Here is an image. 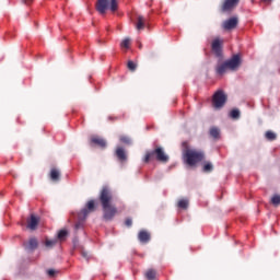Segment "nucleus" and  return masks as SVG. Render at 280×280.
<instances>
[{
    "label": "nucleus",
    "instance_id": "nucleus-27",
    "mask_svg": "<svg viewBox=\"0 0 280 280\" xmlns=\"http://www.w3.org/2000/svg\"><path fill=\"white\" fill-rule=\"evenodd\" d=\"M203 172H206L207 174L213 172V164L211 162H207L203 165Z\"/></svg>",
    "mask_w": 280,
    "mask_h": 280
},
{
    "label": "nucleus",
    "instance_id": "nucleus-9",
    "mask_svg": "<svg viewBox=\"0 0 280 280\" xmlns=\"http://www.w3.org/2000/svg\"><path fill=\"white\" fill-rule=\"evenodd\" d=\"M103 218L104 220L110 221L117 214V208L113 207L112 205H107V207H103Z\"/></svg>",
    "mask_w": 280,
    "mask_h": 280
},
{
    "label": "nucleus",
    "instance_id": "nucleus-14",
    "mask_svg": "<svg viewBox=\"0 0 280 280\" xmlns=\"http://www.w3.org/2000/svg\"><path fill=\"white\" fill-rule=\"evenodd\" d=\"M38 218L34 214H31V219L27 221V229L31 231H36V226H38Z\"/></svg>",
    "mask_w": 280,
    "mask_h": 280
},
{
    "label": "nucleus",
    "instance_id": "nucleus-1",
    "mask_svg": "<svg viewBox=\"0 0 280 280\" xmlns=\"http://www.w3.org/2000/svg\"><path fill=\"white\" fill-rule=\"evenodd\" d=\"M184 161L189 167H195L201 161H205V151L196 149H186L184 151Z\"/></svg>",
    "mask_w": 280,
    "mask_h": 280
},
{
    "label": "nucleus",
    "instance_id": "nucleus-32",
    "mask_svg": "<svg viewBox=\"0 0 280 280\" xmlns=\"http://www.w3.org/2000/svg\"><path fill=\"white\" fill-rule=\"evenodd\" d=\"M120 141L121 143H126L127 145H130V143H132V140H130L128 136H121Z\"/></svg>",
    "mask_w": 280,
    "mask_h": 280
},
{
    "label": "nucleus",
    "instance_id": "nucleus-11",
    "mask_svg": "<svg viewBox=\"0 0 280 280\" xmlns=\"http://www.w3.org/2000/svg\"><path fill=\"white\" fill-rule=\"evenodd\" d=\"M237 5H240V0H225L222 5V12H231Z\"/></svg>",
    "mask_w": 280,
    "mask_h": 280
},
{
    "label": "nucleus",
    "instance_id": "nucleus-13",
    "mask_svg": "<svg viewBox=\"0 0 280 280\" xmlns=\"http://www.w3.org/2000/svg\"><path fill=\"white\" fill-rule=\"evenodd\" d=\"M237 23H240L237 18H230L229 20L223 22V28H225L228 31L235 30L237 27Z\"/></svg>",
    "mask_w": 280,
    "mask_h": 280
},
{
    "label": "nucleus",
    "instance_id": "nucleus-10",
    "mask_svg": "<svg viewBox=\"0 0 280 280\" xmlns=\"http://www.w3.org/2000/svg\"><path fill=\"white\" fill-rule=\"evenodd\" d=\"M24 248L26 253H34L38 248V240L36 237L30 238L27 243H24Z\"/></svg>",
    "mask_w": 280,
    "mask_h": 280
},
{
    "label": "nucleus",
    "instance_id": "nucleus-19",
    "mask_svg": "<svg viewBox=\"0 0 280 280\" xmlns=\"http://www.w3.org/2000/svg\"><path fill=\"white\" fill-rule=\"evenodd\" d=\"M50 179L54 183H58V180H60V171H58V168H51V171H50Z\"/></svg>",
    "mask_w": 280,
    "mask_h": 280
},
{
    "label": "nucleus",
    "instance_id": "nucleus-24",
    "mask_svg": "<svg viewBox=\"0 0 280 280\" xmlns=\"http://www.w3.org/2000/svg\"><path fill=\"white\" fill-rule=\"evenodd\" d=\"M145 279H148V280H156V270H154V269L147 270Z\"/></svg>",
    "mask_w": 280,
    "mask_h": 280
},
{
    "label": "nucleus",
    "instance_id": "nucleus-20",
    "mask_svg": "<svg viewBox=\"0 0 280 280\" xmlns=\"http://www.w3.org/2000/svg\"><path fill=\"white\" fill-rule=\"evenodd\" d=\"M116 156L119 161H126L127 156H126V151L124 150V148L118 147L116 149Z\"/></svg>",
    "mask_w": 280,
    "mask_h": 280
},
{
    "label": "nucleus",
    "instance_id": "nucleus-18",
    "mask_svg": "<svg viewBox=\"0 0 280 280\" xmlns=\"http://www.w3.org/2000/svg\"><path fill=\"white\" fill-rule=\"evenodd\" d=\"M145 27V18H143L142 15H138L137 16V23H136V28L138 31H141Z\"/></svg>",
    "mask_w": 280,
    "mask_h": 280
},
{
    "label": "nucleus",
    "instance_id": "nucleus-4",
    "mask_svg": "<svg viewBox=\"0 0 280 280\" xmlns=\"http://www.w3.org/2000/svg\"><path fill=\"white\" fill-rule=\"evenodd\" d=\"M95 8L100 14L104 15L107 10H110V12H117V10H119V4L117 0H97Z\"/></svg>",
    "mask_w": 280,
    "mask_h": 280
},
{
    "label": "nucleus",
    "instance_id": "nucleus-33",
    "mask_svg": "<svg viewBox=\"0 0 280 280\" xmlns=\"http://www.w3.org/2000/svg\"><path fill=\"white\" fill-rule=\"evenodd\" d=\"M47 275L48 277L54 278L56 275H58V271L56 269H48Z\"/></svg>",
    "mask_w": 280,
    "mask_h": 280
},
{
    "label": "nucleus",
    "instance_id": "nucleus-25",
    "mask_svg": "<svg viewBox=\"0 0 280 280\" xmlns=\"http://www.w3.org/2000/svg\"><path fill=\"white\" fill-rule=\"evenodd\" d=\"M265 137L267 141H277V133L275 131H266Z\"/></svg>",
    "mask_w": 280,
    "mask_h": 280
},
{
    "label": "nucleus",
    "instance_id": "nucleus-7",
    "mask_svg": "<svg viewBox=\"0 0 280 280\" xmlns=\"http://www.w3.org/2000/svg\"><path fill=\"white\" fill-rule=\"evenodd\" d=\"M229 71H237L242 66V57L240 55H233L231 59L226 60Z\"/></svg>",
    "mask_w": 280,
    "mask_h": 280
},
{
    "label": "nucleus",
    "instance_id": "nucleus-17",
    "mask_svg": "<svg viewBox=\"0 0 280 280\" xmlns=\"http://www.w3.org/2000/svg\"><path fill=\"white\" fill-rule=\"evenodd\" d=\"M228 70L229 66L226 65V61H224L223 63H219L215 68V72L218 73V75H224Z\"/></svg>",
    "mask_w": 280,
    "mask_h": 280
},
{
    "label": "nucleus",
    "instance_id": "nucleus-35",
    "mask_svg": "<svg viewBox=\"0 0 280 280\" xmlns=\"http://www.w3.org/2000/svg\"><path fill=\"white\" fill-rule=\"evenodd\" d=\"M82 257H84V259H89V254L84 250L81 252Z\"/></svg>",
    "mask_w": 280,
    "mask_h": 280
},
{
    "label": "nucleus",
    "instance_id": "nucleus-23",
    "mask_svg": "<svg viewBox=\"0 0 280 280\" xmlns=\"http://www.w3.org/2000/svg\"><path fill=\"white\" fill-rule=\"evenodd\" d=\"M67 235H69V232L67 230H60L57 234V242L58 240L60 242H65V240H67Z\"/></svg>",
    "mask_w": 280,
    "mask_h": 280
},
{
    "label": "nucleus",
    "instance_id": "nucleus-15",
    "mask_svg": "<svg viewBox=\"0 0 280 280\" xmlns=\"http://www.w3.org/2000/svg\"><path fill=\"white\" fill-rule=\"evenodd\" d=\"M91 143H94V145H98V148H106L107 142L104 138H100V137H92L91 138Z\"/></svg>",
    "mask_w": 280,
    "mask_h": 280
},
{
    "label": "nucleus",
    "instance_id": "nucleus-22",
    "mask_svg": "<svg viewBox=\"0 0 280 280\" xmlns=\"http://www.w3.org/2000/svg\"><path fill=\"white\" fill-rule=\"evenodd\" d=\"M56 244H58V238H54V240L46 238V241L44 242V246L46 248H54Z\"/></svg>",
    "mask_w": 280,
    "mask_h": 280
},
{
    "label": "nucleus",
    "instance_id": "nucleus-36",
    "mask_svg": "<svg viewBox=\"0 0 280 280\" xmlns=\"http://www.w3.org/2000/svg\"><path fill=\"white\" fill-rule=\"evenodd\" d=\"M25 5H31L34 0H22Z\"/></svg>",
    "mask_w": 280,
    "mask_h": 280
},
{
    "label": "nucleus",
    "instance_id": "nucleus-26",
    "mask_svg": "<svg viewBox=\"0 0 280 280\" xmlns=\"http://www.w3.org/2000/svg\"><path fill=\"white\" fill-rule=\"evenodd\" d=\"M179 209H188L189 208V199H180L177 203Z\"/></svg>",
    "mask_w": 280,
    "mask_h": 280
},
{
    "label": "nucleus",
    "instance_id": "nucleus-29",
    "mask_svg": "<svg viewBox=\"0 0 280 280\" xmlns=\"http://www.w3.org/2000/svg\"><path fill=\"white\" fill-rule=\"evenodd\" d=\"M271 203L273 207H279L280 205V195H273V198H271Z\"/></svg>",
    "mask_w": 280,
    "mask_h": 280
},
{
    "label": "nucleus",
    "instance_id": "nucleus-31",
    "mask_svg": "<svg viewBox=\"0 0 280 280\" xmlns=\"http://www.w3.org/2000/svg\"><path fill=\"white\" fill-rule=\"evenodd\" d=\"M120 47H124L125 49H129L130 48V38H125L121 42Z\"/></svg>",
    "mask_w": 280,
    "mask_h": 280
},
{
    "label": "nucleus",
    "instance_id": "nucleus-3",
    "mask_svg": "<svg viewBox=\"0 0 280 280\" xmlns=\"http://www.w3.org/2000/svg\"><path fill=\"white\" fill-rule=\"evenodd\" d=\"M93 211H95V200H90L88 201L85 208H83L77 214V222L74 224L75 231H79V229H82V226H84V222L89 217V213H93Z\"/></svg>",
    "mask_w": 280,
    "mask_h": 280
},
{
    "label": "nucleus",
    "instance_id": "nucleus-6",
    "mask_svg": "<svg viewBox=\"0 0 280 280\" xmlns=\"http://www.w3.org/2000/svg\"><path fill=\"white\" fill-rule=\"evenodd\" d=\"M212 104L214 108H222V106L226 104V94H224V91L219 90L214 93L212 97Z\"/></svg>",
    "mask_w": 280,
    "mask_h": 280
},
{
    "label": "nucleus",
    "instance_id": "nucleus-30",
    "mask_svg": "<svg viewBox=\"0 0 280 280\" xmlns=\"http://www.w3.org/2000/svg\"><path fill=\"white\" fill-rule=\"evenodd\" d=\"M230 116L232 119H240V109H232Z\"/></svg>",
    "mask_w": 280,
    "mask_h": 280
},
{
    "label": "nucleus",
    "instance_id": "nucleus-37",
    "mask_svg": "<svg viewBox=\"0 0 280 280\" xmlns=\"http://www.w3.org/2000/svg\"><path fill=\"white\" fill-rule=\"evenodd\" d=\"M272 0H264V3H270Z\"/></svg>",
    "mask_w": 280,
    "mask_h": 280
},
{
    "label": "nucleus",
    "instance_id": "nucleus-21",
    "mask_svg": "<svg viewBox=\"0 0 280 280\" xmlns=\"http://www.w3.org/2000/svg\"><path fill=\"white\" fill-rule=\"evenodd\" d=\"M209 133L212 139H220V128L211 127Z\"/></svg>",
    "mask_w": 280,
    "mask_h": 280
},
{
    "label": "nucleus",
    "instance_id": "nucleus-5",
    "mask_svg": "<svg viewBox=\"0 0 280 280\" xmlns=\"http://www.w3.org/2000/svg\"><path fill=\"white\" fill-rule=\"evenodd\" d=\"M113 201V191L107 186L103 187L100 194V202L102 207L107 208Z\"/></svg>",
    "mask_w": 280,
    "mask_h": 280
},
{
    "label": "nucleus",
    "instance_id": "nucleus-12",
    "mask_svg": "<svg viewBox=\"0 0 280 280\" xmlns=\"http://www.w3.org/2000/svg\"><path fill=\"white\" fill-rule=\"evenodd\" d=\"M212 51L217 58H222V42L219 38L212 42Z\"/></svg>",
    "mask_w": 280,
    "mask_h": 280
},
{
    "label": "nucleus",
    "instance_id": "nucleus-16",
    "mask_svg": "<svg viewBox=\"0 0 280 280\" xmlns=\"http://www.w3.org/2000/svg\"><path fill=\"white\" fill-rule=\"evenodd\" d=\"M138 240L141 242V244H148V242H150V233L147 231H140L138 234Z\"/></svg>",
    "mask_w": 280,
    "mask_h": 280
},
{
    "label": "nucleus",
    "instance_id": "nucleus-2",
    "mask_svg": "<svg viewBox=\"0 0 280 280\" xmlns=\"http://www.w3.org/2000/svg\"><path fill=\"white\" fill-rule=\"evenodd\" d=\"M150 161H159V163H168L170 155L165 153L163 147H155L154 150L145 152L143 162L148 163Z\"/></svg>",
    "mask_w": 280,
    "mask_h": 280
},
{
    "label": "nucleus",
    "instance_id": "nucleus-28",
    "mask_svg": "<svg viewBox=\"0 0 280 280\" xmlns=\"http://www.w3.org/2000/svg\"><path fill=\"white\" fill-rule=\"evenodd\" d=\"M127 68L129 69V71L135 72L137 71V63H135V61L132 60H129L127 62Z\"/></svg>",
    "mask_w": 280,
    "mask_h": 280
},
{
    "label": "nucleus",
    "instance_id": "nucleus-34",
    "mask_svg": "<svg viewBox=\"0 0 280 280\" xmlns=\"http://www.w3.org/2000/svg\"><path fill=\"white\" fill-rule=\"evenodd\" d=\"M125 224H126L128 228L132 226V219H131V218H127V219L125 220Z\"/></svg>",
    "mask_w": 280,
    "mask_h": 280
},
{
    "label": "nucleus",
    "instance_id": "nucleus-8",
    "mask_svg": "<svg viewBox=\"0 0 280 280\" xmlns=\"http://www.w3.org/2000/svg\"><path fill=\"white\" fill-rule=\"evenodd\" d=\"M229 71H237L242 66V57L240 55H233L231 59L226 60Z\"/></svg>",
    "mask_w": 280,
    "mask_h": 280
}]
</instances>
